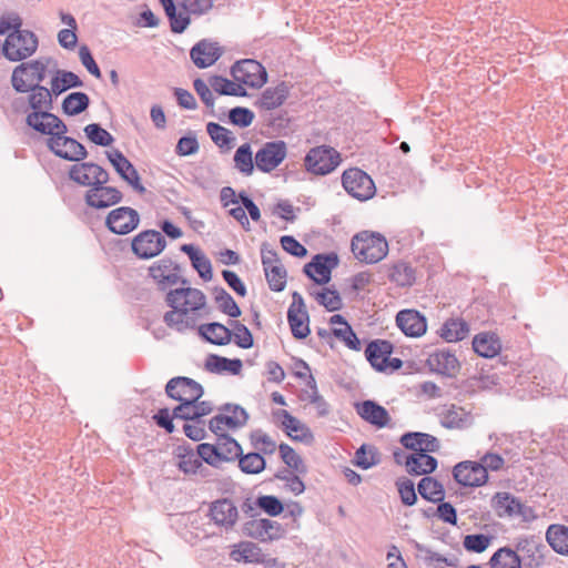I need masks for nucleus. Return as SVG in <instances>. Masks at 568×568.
Wrapping results in <instances>:
<instances>
[{
    "instance_id": "19",
    "label": "nucleus",
    "mask_w": 568,
    "mask_h": 568,
    "mask_svg": "<svg viewBox=\"0 0 568 568\" xmlns=\"http://www.w3.org/2000/svg\"><path fill=\"white\" fill-rule=\"evenodd\" d=\"M453 477L462 486L480 487L487 483L488 471L477 462L465 460L454 467Z\"/></svg>"
},
{
    "instance_id": "39",
    "label": "nucleus",
    "mask_w": 568,
    "mask_h": 568,
    "mask_svg": "<svg viewBox=\"0 0 568 568\" xmlns=\"http://www.w3.org/2000/svg\"><path fill=\"white\" fill-rule=\"evenodd\" d=\"M169 19L173 33H183L191 23V19L184 13H178V6L174 0H159Z\"/></svg>"
},
{
    "instance_id": "55",
    "label": "nucleus",
    "mask_w": 568,
    "mask_h": 568,
    "mask_svg": "<svg viewBox=\"0 0 568 568\" xmlns=\"http://www.w3.org/2000/svg\"><path fill=\"white\" fill-rule=\"evenodd\" d=\"M265 277L273 292H282L286 286L287 272L282 264L264 267Z\"/></svg>"
},
{
    "instance_id": "25",
    "label": "nucleus",
    "mask_w": 568,
    "mask_h": 568,
    "mask_svg": "<svg viewBox=\"0 0 568 568\" xmlns=\"http://www.w3.org/2000/svg\"><path fill=\"white\" fill-rule=\"evenodd\" d=\"M222 53V48L216 42L209 40H201L190 51L193 63L200 69L214 64Z\"/></svg>"
},
{
    "instance_id": "41",
    "label": "nucleus",
    "mask_w": 568,
    "mask_h": 568,
    "mask_svg": "<svg viewBox=\"0 0 568 568\" xmlns=\"http://www.w3.org/2000/svg\"><path fill=\"white\" fill-rule=\"evenodd\" d=\"M469 333V326L463 318H449L440 328V337L453 343L464 339Z\"/></svg>"
},
{
    "instance_id": "17",
    "label": "nucleus",
    "mask_w": 568,
    "mask_h": 568,
    "mask_svg": "<svg viewBox=\"0 0 568 568\" xmlns=\"http://www.w3.org/2000/svg\"><path fill=\"white\" fill-rule=\"evenodd\" d=\"M493 507L498 517H521L528 520L532 517L531 507L523 504L519 498L510 493H497L493 497Z\"/></svg>"
},
{
    "instance_id": "40",
    "label": "nucleus",
    "mask_w": 568,
    "mask_h": 568,
    "mask_svg": "<svg viewBox=\"0 0 568 568\" xmlns=\"http://www.w3.org/2000/svg\"><path fill=\"white\" fill-rule=\"evenodd\" d=\"M417 490L419 495L427 501L439 503L445 498V489L442 483L430 476L423 477L418 485Z\"/></svg>"
},
{
    "instance_id": "49",
    "label": "nucleus",
    "mask_w": 568,
    "mask_h": 568,
    "mask_svg": "<svg viewBox=\"0 0 568 568\" xmlns=\"http://www.w3.org/2000/svg\"><path fill=\"white\" fill-rule=\"evenodd\" d=\"M176 450L179 457L178 466L184 474H195L202 467V462L190 446L181 445Z\"/></svg>"
},
{
    "instance_id": "27",
    "label": "nucleus",
    "mask_w": 568,
    "mask_h": 568,
    "mask_svg": "<svg viewBox=\"0 0 568 568\" xmlns=\"http://www.w3.org/2000/svg\"><path fill=\"white\" fill-rule=\"evenodd\" d=\"M356 412L364 420L378 428L387 426L390 420L387 409L374 400L358 403Z\"/></svg>"
},
{
    "instance_id": "9",
    "label": "nucleus",
    "mask_w": 568,
    "mask_h": 568,
    "mask_svg": "<svg viewBox=\"0 0 568 568\" xmlns=\"http://www.w3.org/2000/svg\"><path fill=\"white\" fill-rule=\"evenodd\" d=\"M68 176L74 183L90 189L106 184L110 180L108 171L94 162H78L71 165Z\"/></svg>"
},
{
    "instance_id": "12",
    "label": "nucleus",
    "mask_w": 568,
    "mask_h": 568,
    "mask_svg": "<svg viewBox=\"0 0 568 568\" xmlns=\"http://www.w3.org/2000/svg\"><path fill=\"white\" fill-rule=\"evenodd\" d=\"M132 252L142 260H150L163 252L166 246L165 237L155 230L139 233L132 240Z\"/></svg>"
},
{
    "instance_id": "4",
    "label": "nucleus",
    "mask_w": 568,
    "mask_h": 568,
    "mask_svg": "<svg viewBox=\"0 0 568 568\" xmlns=\"http://www.w3.org/2000/svg\"><path fill=\"white\" fill-rule=\"evenodd\" d=\"M38 45V38L32 31H12L2 43V54L12 62L23 61L37 51Z\"/></svg>"
},
{
    "instance_id": "35",
    "label": "nucleus",
    "mask_w": 568,
    "mask_h": 568,
    "mask_svg": "<svg viewBox=\"0 0 568 568\" xmlns=\"http://www.w3.org/2000/svg\"><path fill=\"white\" fill-rule=\"evenodd\" d=\"M50 84L51 92H53L54 97H59L69 89L82 87L83 82L72 71L58 69L55 70Z\"/></svg>"
},
{
    "instance_id": "45",
    "label": "nucleus",
    "mask_w": 568,
    "mask_h": 568,
    "mask_svg": "<svg viewBox=\"0 0 568 568\" xmlns=\"http://www.w3.org/2000/svg\"><path fill=\"white\" fill-rule=\"evenodd\" d=\"M90 105V98L84 92H72L62 101V111L67 115H78Z\"/></svg>"
},
{
    "instance_id": "16",
    "label": "nucleus",
    "mask_w": 568,
    "mask_h": 568,
    "mask_svg": "<svg viewBox=\"0 0 568 568\" xmlns=\"http://www.w3.org/2000/svg\"><path fill=\"white\" fill-rule=\"evenodd\" d=\"M285 530L282 525L267 518L251 519L243 525V534L262 542L277 540Z\"/></svg>"
},
{
    "instance_id": "50",
    "label": "nucleus",
    "mask_w": 568,
    "mask_h": 568,
    "mask_svg": "<svg viewBox=\"0 0 568 568\" xmlns=\"http://www.w3.org/2000/svg\"><path fill=\"white\" fill-rule=\"evenodd\" d=\"M213 293L217 308L222 313L233 318H237L241 316V308L239 307L234 298L223 287H215Z\"/></svg>"
},
{
    "instance_id": "58",
    "label": "nucleus",
    "mask_w": 568,
    "mask_h": 568,
    "mask_svg": "<svg viewBox=\"0 0 568 568\" xmlns=\"http://www.w3.org/2000/svg\"><path fill=\"white\" fill-rule=\"evenodd\" d=\"M378 463V453L373 446L364 444L355 453V464L363 469H368Z\"/></svg>"
},
{
    "instance_id": "3",
    "label": "nucleus",
    "mask_w": 568,
    "mask_h": 568,
    "mask_svg": "<svg viewBox=\"0 0 568 568\" xmlns=\"http://www.w3.org/2000/svg\"><path fill=\"white\" fill-rule=\"evenodd\" d=\"M351 248L358 261L375 264L387 255L388 244L379 233L363 231L353 236Z\"/></svg>"
},
{
    "instance_id": "54",
    "label": "nucleus",
    "mask_w": 568,
    "mask_h": 568,
    "mask_svg": "<svg viewBox=\"0 0 568 568\" xmlns=\"http://www.w3.org/2000/svg\"><path fill=\"white\" fill-rule=\"evenodd\" d=\"M254 160L251 145L242 144L234 154L235 168L244 175L248 176L254 171Z\"/></svg>"
},
{
    "instance_id": "57",
    "label": "nucleus",
    "mask_w": 568,
    "mask_h": 568,
    "mask_svg": "<svg viewBox=\"0 0 568 568\" xmlns=\"http://www.w3.org/2000/svg\"><path fill=\"white\" fill-rule=\"evenodd\" d=\"M491 540L493 536L485 534L466 535L463 546L469 552L481 554L489 547Z\"/></svg>"
},
{
    "instance_id": "46",
    "label": "nucleus",
    "mask_w": 568,
    "mask_h": 568,
    "mask_svg": "<svg viewBox=\"0 0 568 568\" xmlns=\"http://www.w3.org/2000/svg\"><path fill=\"white\" fill-rule=\"evenodd\" d=\"M493 568H521L519 555L510 547L499 548L490 558Z\"/></svg>"
},
{
    "instance_id": "8",
    "label": "nucleus",
    "mask_w": 568,
    "mask_h": 568,
    "mask_svg": "<svg viewBox=\"0 0 568 568\" xmlns=\"http://www.w3.org/2000/svg\"><path fill=\"white\" fill-rule=\"evenodd\" d=\"M342 184L351 196L359 201H367L376 193L372 178L358 168L345 170L342 175Z\"/></svg>"
},
{
    "instance_id": "13",
    "label": "nucleus",
    "mask_w": 568,
    "mask_h": 568,
    "mask_svg": "<svg viewBox=\"0 0 568 568\" xmlns=\"http://www.w3.org/2000/svg\"><path fill=\"white\" fill-rule=\"evenodd\" d=\"M165 393L170 398L180 403L186 400L197 402L203 396L204 389L196 381L190 377L178 376L168 382Z\"/></svg>"
},
{
    "instance_id": "63",
    "label": "nucleus",
    "mask_w": 568,
    "mask_h": 568,
    "mask_svg": "<svg viewBox=\"0 0 568 568\" xmlns=\"http://www.w3.org/2000/svg\"><path fill=\"white\" fill-rule=\"evenodd\" d=\"M252 446L261 454H273L276 449L275 442L262 430H255L250 436Z\"/></svg>"
},
{
    "instance_id": "60",
    "label": "nucleus",
    "mask_w": 568,
    "mask_h": 568,
    "mask_svg": "<svg viewBox=\"0 0 568 568\" xmlns=\"http://www.w3.org/2000/svg\"><path fill=\"white\" fill-rule=\"evenodd\" d=\"M396 487L400 497V501L405 506H414L417 503V494L414 481L402 477L396 480Z\"/></svg>"
},
{
    "instance_id": "64",
    "label": "nucleus",
    "mask_w": 568,
    "mask_h": 568,
    "mask_svg": "<svg viewBox=\"0 0 568 568\" xmlns=\"http://www.w3.org/2000/svg\"><path fill=\"white\" fill-rule=\"evenodd\" d=\"M254 112L244 106H235L229 111V120L233 125L247 128L252 124Z\"/></svg>"
},
{
    "instance_id": "33",
    "label": "nucleus",
    "mask_w": 568,
    "mask_h": 568,
    "mask_svg": "<svg viewBox=\"0 0 568 568\" xmlns=\"http://www.w3.org/2000/svg\"><path fill=\"white\" fill-rule=\"evenodd\" d=\"M473 349L481 357L491 358L498 355L501 345L495 334L481 333L474 337Z\"/></svg>"
},
{
    "instance_id": "62",
    "label": "nucleus",
    "mask_w": 568,
    "mask_h": 568,
    "mask_svg": "<svg viewBox=\"0 0 568 568\" xmlns=\"http://www.w3.org/2000/svg\"><path fill=\"white\" fill-rule=\"evenodd\" d=\"M231 326L234 328V343L241 348H251L254 344L251 331L239 321H231Z\"/></svg>"
},
{
    "instance_id": "24",
    "label": "nucleus",
    "mask_w": 568,
    "mask_h": 568,
    "mask_svg": "<svg viewBox=\"0 0 568 568\" xmlns=\"http://www.w3.org/2000/svg\"><path fill=\"white\" fill-rule=\"evenodd\" d=\"M396 324L406 336L419 337L427 329V322L418 311L403 310L396 315Z\"/></svg>"
},
{
    "instance_id": "53",
    "label": "nucleus",
    "mask_w": 568,
    "mask_h": 568,
    "mask_svg": "<svg viewBox=\"0 0 568 568\" xmlns=\"http://www.w3.org/2000/svg\"><path fill=\"white\" fill-rule=\"evenodd\" d=\"M180 11L191 19V16L201 17L206 14L214 6V0H179Z\"/></svg>"
},
{
    "instance_id": "30",
    "label": "nucleus",
    "mask_w": 568,
    "mask_h": 568,
    "mask_svg": "<svg viewBox=\"0 0 568 568\" xmlns=\"http://www.w3.org/2000/svg\"><path fill=\"white\" fill-rule=\"evenodd\" d=\"M405 467L412 476L428 475L437 468V459L428 454L413 453L406 457Z\"/></svg>"
},
{
    "instance_id": "22",
    "label": "nucleus",
    "mask_w": 568,
    "mask_h": 568,
    "mask_svg": "<svg viewBox=\"0 0 568 568\" xmlns=\"http://www.w3.org/2000/svg\"><path fill=\"white\" fill-rule=\"evenodd\" d=\"M210 516L215 525L232 529L237 521L239 511L231 499L223 498L211 504Z\"/></svg>"
},
{
    "instance_id": "59",
    "label": "nucleus",
    "mask_w": 568,
    "mask_h": 568,
    "mask_svg": "<svg viewBox=\"0 0 568 568\" xmlns=\"http://www.w3.org/2000/svg\"><path fill=\"white\" fill-rule=\"evenodd\" d=\"M315 300L329 312L338 311L343 306L339 293L332 288H324L317 292Z\"/></svg>"
},
{
    "instance_id": "31",
    "label": "nucleus",
    "mask_w": 568,
    "mask_h": 568,
    "mask_svg": "<svg viewBox=\"0 0 568 568\" xmlns=\"http://www.w3.org/2000/svg\"><path fill=\"white\" fill-rule=\"evenodd\" d=\"M199 334L205 341L214 345H226L233 338V332L225 325L217 322L202 324L199 327Z\"/></svg>"
},
{
    "instance_id": "15",
    "label": "nucleus",
    "mask_w": 568,
    "mask_h": 568,
    "mask_svg": "<svg viewBox=\"0 0 568 568\" xmlns=\"http://www.w3.org/2000/svg\"><path fill=\"white\" fill-rule=\"evenodd\" d=\"M337 265V254H316L310 263L304 265L303 272L316 284L323 285L329 282L332 271Z\"/></svg>"
},
{
    "instance_id": "51",
    "label": "nucleus",
    "mask_w": 568,
    "mask_h": 568,
    "mask_svg": "<svg viewBox=\"0 0 568 568\" xmlns=\"http://www.w3.org/2000/svg\"><path fill=\"white\" fill-rule=\"evenodd\" d=\"M278 452L283 463L288 468L300 475H305L307 473V466L305 465L303 458L288 444H280Z\"/></svg>"
},
{
    "instance_id": "26",
    "label": "nucleus",
    "mask_w": 568,
    "mask_h": 568,
    "mask_svg": "<svg viewBox=\"0 0 568 568\" xmlns=\"http://www.w3.org/2000/svg\"><path fill=\"white\" fill-rule=\"evenodd\" d=\"M427 365L434 372L453 377L459 371V362L449 349H437L429 354Z\"/></svg>"
},
{
    "instance_id": "52",
    "label": "nucleus",
    "mask_w": 568,
    "mask_h": 568,
    "mask_svg": "<svg viewBox=\"0 0 568 568\" xmlns=\"http://www.w3.org/2000/svg\"><path fill=\"white\" fill-rule=\"evenodd\" d=\"M283 429L293 440L302 442L305 444H312L314 442V435L310 427L295 416L293 417L292 423L285 424Z\"/></svg>"
},
{
    "instance_id": "47",
    "label": "nucleus",
    "mask_w": 568,
    "mask_h": 568,
    "mask_svg": "<svg viewBox=\"0 0 568 568\" xmlns=\"http://www.w3.org/2000/svg\"><path fill=\"white\" fill-rule=\"evenodd\" d=\"M206 132L212 139V141L221 149H231L235 144V136H233L232 132L215 122H209L206 124Z\"/></svg>"
},
{
    "instance_id": "36",
    "label": "nucleus",
    "mask_w": 568,
    "mask_h": 568,
    "mask_svg": "<svg viewBox=\"0 0 568 568\" xmlns=\"http://www.w3.org/2000/svg\"><path fill=\"white\" fill-rule=\"evenodd\" d=\"M235 561H244L247 564H263L264 555L262 549L252 541H242L230 554Z\"/></svg>"
},
{
    "instance_id": "44",
    "label": "nucleus",
    "mask_w": 568,
    "mask_h": 568,
    "mask_svg": "<svg viewBox=\"0 0 568 568\" xmlns=\"http://www.w3.org/2000/svg\"><path fill=\"white\" fill-rule=\"evenodd\" d=\"M287 321L292 331V335L296 339H304L310 334V316L307 312L296 313L295 308L288 307Z\"/></svg>"
},
{
    "instance_id": "32",
    "label": "nucleus",
    "mask_w": 568,
    "mask_h": 568,
    "mask_svg": "<svg viewBox=\"0 0 568 568\" xmlns=\"http://www.w3.org/2000/svg\"><path fill=\"white\" fill-rule=\"evenodd\" d=\"M181 251L190 257L193 268L196 270L201 278L204 281L212 278L211 261L200 248L195 247L193 244H183Z\"/></svg>"
},
{
    "instance_id": "43",
    "label": "nucleus",
    "mask_w": 568,
    "mask_h": 568,
    "mask_svg": "<svg viewBox=\"0 0 568 568\" xmlns=\"http://www.w3.org/2000/svg\"><path fill=\"white\" fill-rule=\"evenodd\" d=\"M388 277L397 286L407 287L415 283L416 271L410 264L400 261L390 267Z\"/></svg>"
},
{
    "instance_id": "21",
    "label": "nucleus",
    "mask_w": 568,
    "mask_h": 568,
    "mask_svg": "<svg viewBox=\"0 0 568 568\" xmlns=\"http://www.w3.org/2000/svg\"><path fill=\"white\" fill-rule=\"evenodd\" d=\"M123 194L120 190L106 184L89 189L84 194V202L88 206L103 210L120 203Z\"/></svg>"
},
{
    "instance_id": "7",
    "label": "nucleus",
    "mask_w": 568,
    "mask_h": 568,
    "mask_svg": "<svg viewBox=\"0 0 568 568\" xmlns=\"http://www.w3.org/2000/svg\"><path fill=\"white\" fill-rule=\"evenodd\" d=\"M341 163V154L332 146L320 145L312 148L304 159L307 172L315 175H326Z\"/></svg>"
},
{
    "instance_id": "18",
    "label": "nucleus",
    "mask_w": 568,
    "mask_h": 568,
    "mask_svg": "<svg viewBox=\"0 0 568 568\" xmlns=\"http://www.w3.org/2000/svg\"><path fill=\"white\" fill-rule=\"evenodd\" d=\"M140 223L139 213L129 206H121L112 210L106 219V227L114 234L125 235L138 227Z\"/></svg>"
},
{
    "instance_id": "42",
    "label": "nucleus",
    "mask_w": 568,
    "mask_h": 568,
    "mask_svg": "<svg viewBox=\"0 0 568 568\" xmlns=\"http://www.w3.org/2000/svg\"><path fill=\"white\" fill-rule=\"evenodd\" d=\"M209 83L212 90L222 95L246 97V90L240 82H233L221 75H212L209 78Z\"/></svg>"
},
{
    "instance_id": "1",
    "label": "nucleus",
    "mask_w": 568,
    "mask_h": 568,
    "mask_svg": "<svg viewBox=\"0 0 568 568\" xmlns=\"http://www.w3.org/2000/svg\"><path fill=\"white\" fill-rule=\"evenodd\" d=\"M182 267L170 257L154 262L148 268V275L158 291L166 292L165 302L172 308L164 314V323L179 332L194 328L197 311L206 304L204 293L189 287L190 282L181 274Z\"/></svg>"
},
{
    "instance_id": "11",
    "label": "nucleus",
    "mask_w": 568,
    "mask_h": 568,
    "mask_svg": "<svg viewBox=\"0 0 568 568\" xmlns=\"http://www.w3.org/2000/svg\"><path fill=\"white\" fill-rule=\"evenodd\" d=\"M287 145L283 140L266 142L254 156L258 171L270 173L275 170L286 158Z\"/></svg>"
},
{
    "instance_id": "56",
    "label": "nucleus",
    "mask_w": 568,
    "mask_h": 568,
    "mask_svg": "<svg viewBox=\"0 0 568 568\" xmlns=\"http://www.w3.org/2000/svg\"><path fill=\"white\" fill-rule=\"evenodd\" d=\"M84 133L92 143L100 146H109L114 142L112 134L98 123L88 124Z\"/></svg>"
},
{
    "instance_id": "29",
    "label": "nucleus",
    "mask_w": 568,
    "mask_h": 568,
    "mask_svg": "<svg viewBox=\"0 0 568 568\" xmlns=\"http://www.w3.org/2000/svg\"><path fill=\"white\" fill-rule=\"evenodd\" d=\"M290 94V87L286 82L282 81L275 87L266 88L256 105L263 110H273L281 106Z\"/></svg>"
},
{
    "instance_id": "37",
    "label": "nucleus",
    "mask_w": 568,
    "mask_h": 568,
    "mask_svg": "<svg viewBox=\"0 0 568 568\" xmlns=\"http://www.w3.org/2000/svg\"><path fill=\"white\" fill-rule=\"evenodd\" d=\"M546 539L554 551L568 556V526L550 525L546 531Z\"/></svg>"
},
{
    "instance_id": "20",
    "label": "nucleus",
    "mask_w": 568,
    "mask_h": 568,
    "mask_svg": "<svg viewBox=\"0 0 568 568\" xmlns=\"http://www.w3.org/2000/svg\"><path fill=\"white\" fill-rule=\"evenodd\" d=\"M108 159L116 173L139 194H144L146 189L141 184L140 175L134 165L119 150L106 152Z\"/></svg>"
},
{
    "instance_id": "5",
    "label": "nucleus",
    "mask_w": 568,
    "mask_h": 568,
    "mask_svg": "<svg viewBox=\"0 0 568 568\" xmlns=\"http://www.w3.org/2000/svg\"><path fill=\"white\" fill-rule=\"evenodd\" d=\"M50 58L22 62L13 69L11 84L16 92L27 93L31 84H41L45 79V72Z\"/></svg>"
},
{
    "instance_id": "61",
    "label": "nucleus",
    "mask_w": 568,
    "mask_h": 568,
    "mask_svg": "<svg viewBox=\"0 0 568 568\" xmlns=\"http://www.w3.org/2000/svg\"><path fill=\"white\" fill-rule=\"evenodd\" d=\"M255 506L272 517L281 515L284 510L283 503L273 495L258 496L255 500Z\"/></svg>"
},
{
    "instance_id": "10",
    "label": "nucleus",
    "mask_w": 568,
    "mask_h": 568,
    "mask_svg": "<svg viewBox=\"0 0 568 568\" xmlns=\"http://www.w3.org/2000/svg\"><path fill=\"white\" fill-rule=\"evenodd\" d=\"M231 75L236 82L256 89L262 88L267 81L265 68L253 59L236 61L231 68Z\"/></svg>"
},
{
    "instance_id": "48",
    "label": "nucleus",
    "mask_w": 568,
    "mask_h": 568,
    "mask_svg": "<svg viewBox=\"0 0 568 568\" xmlns=\"http://www.w3.org/2000/svg\"><path fill=\"white\" fill-rule=\"evenodd\" d=\"M239 459V467L244 474L255 475L262 473L266 467V460L258 452L248 454H241Z\"/></svg>"
},
{
    "instance_id": "34",
    "label": "nucleus",
    "mask_w": 568,
    "mask_h": 568,
    "mask_svg": "<svg viewBox=\"0 0 568 568\" xmlns=\"http://www.w3.org/2000/svg\"><path fill=\"white\" fill-rule=\"evenodd\" d=\"M215 447L219 452V459L222 463L234 462L242 454V446L229 434H219Z\"/></svg>"
},
{
    "instance_id": "28",
    "label": "nucleus",
    "mask_w": 568,
    "mask_h": 568,
    "mask_svg": "<svg viewBox=\"0 0 568 568\" xmlns=\"http://www.w3.org/2000/svg\"><path fill=\"white\" fill-rule=\"evenodd\" d=\"M394 345L386 339L371 341L365 349L366 359L377 372L385 373V363L387 355H392Z\"/></svg>"
},
{
    "instance_id": "6",
    "label": "nucleus",
    "mask_w": 568,
    "mask_h": 568,
    "mask_svg": "<svg viewBox=\"0 0 568 568\" xmlns=\"http://www.w3.org/2000/svg\"><path fill=\"white\" fill-rule=\"evenodd\" d=\"M68 128L54 129L48 141L47 145L57 156L71 161L80 162L88 156L85 146L73 138L67 136Z\"/></svg>"
},
{
    "instance_id": "38",
    "label": "nucleus",
    "mask_w": 568,
    "mask_h": 568,
    "mask_svg": "<svg viewBox=\"0 0 568 568\" xmlns=\"http://www.w3.org/2000/svg\"><path fill=\"white\" fill-rule=\"evenodd\" d=\"M243 367L242 361L239 358H226L215 354L209 355L205 361V369L211 373L230 372L233 375L241 373Z\"/></svg>"
},
{
    "instance_id": "14",
    "label": "nucleus",
    "mask_w": 568,
    "mask_h": 568,
    "mask_svg": "<svg viewBox=\"0 0 568 568\" xmlns=\"http://www.w3.org/2000/svg\"><path fill=\"white\" fill-rule=\"evenodd\" d=\"M515 550L519 555L521 567L539 568L545 562L546 546L532 536L518 538Z\"/></svg>"
},
{
    "instance_id": "23",
    "label": "nucleus",
    "mask_w": 568,
    "mask_h": 568,
    "mask_svg": "<svg viewBox=\"0 0 568 568\" xmlns=\"http://www.w3.org/2000/svg\"><path fill=\"white\" fill-rule=\"evenodd\" d=\"M399 442L406 449L414 453H436L440 448V443L435 436L419 432L405 433Z\"/></svg>"
},
{
    "instance_id": "2",
    "label": "nucleus",
    "mask_w": 568,
    "mask_h": 568,
    "mask_svg": "<svg viewBox=\"0 0 568 568\" xmlns=\"http://www.w3.org/2000/svg\"><path fill=\"white\" fill-rule=\"evenodd\" d=\"M28 88V103L32 109L26 118V123L34 131L42 134L52 133L54 129H65V123L55 114L53 109V92L41 84H31Z\"/></svg>"
}]
</instances>
